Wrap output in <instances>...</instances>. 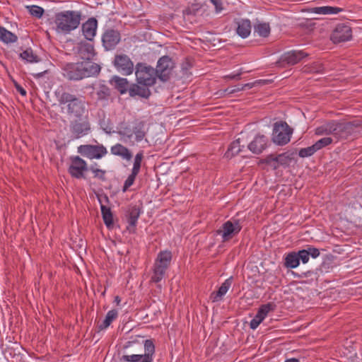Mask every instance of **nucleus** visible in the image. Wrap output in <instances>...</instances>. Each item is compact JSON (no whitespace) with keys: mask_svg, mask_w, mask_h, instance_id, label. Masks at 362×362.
Here are the masks:
<instances>
[{"mask_svg":"<svg viewBox=\"0 0 362 362\" xmlns=\"http://www.w3.org/2000/svg\"><path fill=\"white\" fill-rule=\"evenodd\" d=\"M26 8L31 16L38 18H41L44 13V9L39 6H27Z\"/></svg>","mask_w":362,"mask_h":362,"instance_id":"nucleus-45","label":"nucleus"},{"mask_svg":"<svg viewBox=\"0 0 362 362\" xmlns=\"http://www.w3.org/2000/svg\"><path fill=\"white\" fill-rule=\"evenodd\" d=\"M255 32L259 36L266 37L270 33V26L269 23H261L255 25Z\"/></svg>","mask_w":362,"mask_h":362,"instance_id":"nucleus-41","label":"nucleus"},{"mask_svg":"<svg viewBox=\"0 0 362 362\" xmlns=\"http://www.w3.org/2000/svg\"><path fill=\"white\" fill-rule=\"evenodd\" d=\"M285 362H299V361L297 358H292L286 359L285 361Z\"/></svg>","mask_w":362,"mask_h":362,"instance_id":"nucleus-57","label":"nucleus"},{"mask_svg":"<svg viewBox=\"0 0 362 362\" xmlns=\"http://www.w3.org/2000/svg\"><path fill=\"white\" fill-rule=\"evenodd\" d=\"M15 88L17 90V91L23 96H25L27 93L26 90L18 83H14Z\"/></svg>","mask_w":362,"mask_h":362,"instance_id":"nucleus-53","label":"nucleus"},{"mask_svg":"<svg viewBox=\"0 0 362 362\" xmlns=\"http://www.w3.org/2000/svg\"><path fill=\"white\" fill-rule=\"evenodd\" d=\"M118 134L124 139V141L129 140L133 136L132 127L127 124H122L119 128Z\"/></svg>","mask_w":362,"mask_h":362,"instance_id":"nucleus-40","label":"nucleus"},{"mask_svg":"<svg viewBox=\"0 0 362 362\" xmlns=\"http://www.w3.org/2000/svg\"><path fill=\"white\" fill-rule=\"evenodd\" d=\"M237 34L242 38L247 37L251 33V23L248 19H239L236 22Z\"/></svg>","mask_w":362,"mask_h":362,"instance_id":"nucleus-24","label":"nucleus"},{"mask_svg":"<svg viewBox=\"0 0 362 362\" xmlns=\"http://www.w3.org/2000/svg\"><path fill=\"white\" fill-rule=\"evenodd\" d=\"M96 95L98 100H107L110 96V89L105 84H100L96 91Z\"/></svg>","mask_w":362,"mask_h":362,"instance_id":"nucleus-39","label":"nucleus"},{"mask_svg":"<svg viewBox=\"0 0 362 362\" xmlns=\"http://www.w3.org/2000/svg\"><path fill=\"white\" fill-rule=\"evenodd\" d=\"M143 344L144 348V354L123 355L120 358V361L124 362H153L156 347L153 340L146 339Z\"/></svg>","mask_w":362,"mask_h":362,"instance_id":"nucleus-7","label":"nucleus"},{"mask_svg":"<svg viewBox=\"0 0 362 362\" xmlns=\"http://www.w3.org/2000/svg\"><path fill=\"white\" fill-rule=\"evenodd\" d=\"M308 56L309 54L303 50L293 49L284 53L276 63L281 67L293 66Z\"/></svg>","mask_w":362,"mask_h":362,"instance_id":"nucleus-12","label":"nucleus"},{"mask_svg":"<svg viewBox=\"0 0 362 362\" xmlns=\"http://www.w3.org/2000/svg\"><path fill=\"white\" fill-rule=\"evenodd\" d=\"M0 40L4 43H13L18 40V37L14 33L0 26Z\"/></svg>","mask_w":362,"mask_h":362,"instance_id":"nucleus-32","label":"nucleus"},{"mask_svg":"<svg viewBox=\"0 0 362 362\" xmlns=\"http://www.w3.org/2000/svg\"><path fill=\"white\" fill-rule=\"evenodd\" d=\"M233 89L235 90V92H239L243 90V88L242 85H237L233 87Z\"/></svg>","mask_w":362,"mask_h":362,"instance_id":"nucleus-56","label":"nucleus"},{"mask_svg":"<svg viewBox=\"0 0 362 362\" xmlns=\"http://www.w3.org/2000/svg\"><path fill=\"white\" fill-rule=\"evenodd\" d=\"M110 152L115 156L121 157L122 158L130 160L132 158V153L130 150L121 144H116L110 148Z\"/></svg>","mask_w":362,"mask_h":362,"instance_id":"nucleus-26","label":"nucleus"},{"mask_svg":"<svg viewBox=\"0 0 362 362\" xmlns=\"http://www.w3.org/2000/svg\"><path fill=\"white\" fill-rule=\"evenodd\" d=\"M141 213V209L136 205H130L127 211V218L129 226L127 230L131 233L135 232L138 218Z\"/></svg>","mask_w":362,"mask_h":362,"instance_id":"nucleus-20","label":"nucleus"},{"mask_svg":"<svg viewBox=\"0 0 362 362\" xmlns=\"http://www.w3.org/2000/svg\"><path fill=\"white\" fill-rule=\"evenodd\" d=\"M352 37V30L350 26L339 24L333 30L330 39L334 43H340L349 40Z\"/></svg>","mask_w":362,"mask_h":362,"instance_id":"nucleus-17","label":"nucleus"},{"mask_svg":"<svg viewBox=\"0 0 362 362\" xmlns=\"http://www.w3.org/2000/svg\"><path fill=\"white\" fill-rule=\"evenodd\" d=\"M121 39L118 30L112 28L106 30L102 36L103 45L105 50H112L119 42Z\"/></svg>","mask_w":362,"mask_h":362,"instance_id":"nucleus-18","label":"nucleus"},{"mask_svg":"<svg viewBox=\"0 0 362 362\" xmlns=\"http://www.w3.org/2000/svg\"><path fill=\"white\" fill-rule=\"evenodd\" d=\"M78 53L79 57L84 60L83 62H90L96 54L94 46L89 42H81L78 47Z\"/></svg>","mask_w":362,"mask_h":362,"instance_id":"nucleus-23","label":"nucleus"},{"mask_svg":"<svg viewBox=\"0 0 362 362\" xmlns=\"http://www.w3.org/2000/svg\"><path fill=\"white\" fill-rule=\"evenodd\" d=\"M150 87L138 83H132L129 86V94L131 97H140L142 98L148 99L151 95L149 89Z\"/></svg>","mask_w":362,"mask_h":362,"instance_id":"nucleus-21","label":"nucleus"},{"mask_svg":"<svg viewBox=\"0 0 362 362\" xmlns=\"http://www.w3.org/2000/svg\"><path fill=\"white\" fill-rule=\"evenodd\" d=\"M270 140L268 136L257 134L248 144V149L254 154H260L270 146Z\"/></svg>","mask_w":362,"mask_h":362,"instance_id":"nucleus-16","label":"nucleus"},{"mask_svg":"<svg viewBox=\"0 0 362 362\" xmlns=\"http://www.w3.org/2000/svg\"><path fill=\"white\" fill-rule=\"evenodd\" d=\"M132 131L136 142L142 141L146 135V130L145 129V124L144 122H136L132 126Z\"/></svg>","mask_w":362,"mask_h":362,"instance_id":"nucleus-30","label":"nucleus"},{"mask_svg":"<svg viewBox=\"0 0 362 362\" xmlns=\"http://www.w3.org/2000/svg\"><path fill=\"white\" fill-rule=\"evenodd\" d=\"M214 5L216 13H219L223 10L222 0H210Z\"/></svg>","mask_w":362,"mask_h":362,"instance_id":"nucleus-51","label":"nucleus"},{"mask_svg":"<svg viewBox=\"0 0 362 362\" xmlns=\"http://www.w3.org/2000/svg\"><path fill=\"white\" fill-rule=\"evenodd\" d=\"M324 70V65L320 62L306 64L302 68V72L305 74H321Z\"/></svg>","mask_w":362,"mask_h":362,"instance_id":"nucleus-31","label":"nucleus"},{"mask_svg":"<svg viewBox=\"0 0 362 362\" xmlns=\"http://www.w3.org/2000/svg\"><path fill=\"white\" fill-rule=\"evenodd\" d=\"M358 128H362V120H334V138L337 141L347 140L356 136Z\"/></svg>","mask_w":362,"mask_h":362,"instance_id":"nucleus-4","label":"nucleus"},{"mask_svg":"<svg viewBox=\"0 0 362 362\" xmlns=\"http://www.w3.org/2000/svg\"><path fill=\"white\" fill-rule=\"evenodd\" d=\"M262 163L269 165L274 170H276L279 168V164L277 161V156H275L272 154L269 155L262 160Z\"/></svg>","mask_w":362,"mask_h":362,"instance_id":"nucleus-46","label":"nucleus"},{"mask_svg":"<svg viewBox=\"0 0 362 362\" xmlns=\"http://www.w3.org/2000/svg\"><path fill=\"white\" fill-rule=\"evenodd\" d=\"M137 175V173L132 172L131 174L128 176L122 187V191L124 192H125L134 184Z\"/></svg>","mask_w":362,"mask_h":362,"instance_id":"nucleus-48","label":"nucleus"},{"mask_svg":"<svg viewBox=\"0 0 362 362\" xmlns=\"http://www.w3.org/2000/svg\"><path fill=\"white\" fill-rule=\"evenodd\" d=\"M117 315L118 312L115 309L108 311L103 322L98 325V330L101 331L107 328L112 322L117 317Z\"/></svg>","mask_w":362,"mask_h":362,"instance_id":"nucleus-33","label":"nucleus"},{"mask_svg":"<svg viewBox=\"0 0 362 362\" xmlns=\"http://www.w3.org/2000/svg\"><path fill=\"white\" fill-rule=\"evenodd\" d=\"M187 66H189V65L188 62H186V65H185L184 64H182V69H187Z\"/></svg>","mask_w":362,"mask_h":362,"instance_id":"nucleus-59","label":"nucleus"},{"mask_svg":"<svg viewBox=\"0 0 362 362\" xmlns=\"http://www.w3.org/2000/svg\"><path fill=\"white\" fill-rule=\"evenodd\" d=\"M293 134V129L286 122H276L274 124L272 141L279 146L287 144Z\"/></svg>","mask_w":362,"mask_h":362,"instance_id":"nucleus-8","label":"nucleus"},{"mask_svg":"<svg viewBox=\"0 0 362 362\" xmlns=\"http://www.w3.org/2000/svg\"><path fill=\"white\" fill-rule=\"evenodd\" d=\"M235 93V90L233 89V87L232 88H227L225 90H223L224 95H230L231 94Z\"/></svg>","mask_w":362,"mask_h":362,"instance_id":"nucleus-55","label":"nucleus"},{"mask_svg":"<svg viewBox=\"0 0 362 362\" xmlns=\"http://www.w3.org/2000/svg\"><path fill=\"white\" fill-rule=\"evenodd\" d=\"M294 153L285 152L277 156L279 166H288L293 159Z\"/></svg>","mask_w":362,"mask_h":362,"instance_id":"nucleus-38","label":"nucleus"},{"mask_svg":"<svg viewBox=\"0 0 362 362\" xmlns=\"http://www.w3.org/2000/svg\"><path fill=\"white\" fill-rule=\"evenodd\" d=\"M315 152H317V151L313 144L312 146H308L307 148H303L300 149L298 152V156L300 158L310 157L313 156Z\"/></svg>","mask_w":362,"mask_h":362,"instance_id":"nucleus-47","label":"nucleus"},{"mask_svg":"<svg viewBox=\"0 0 362 362\" xmlns=\"http://www.w3.org/2000/svg\"><path fill=\"white\" fill-rule=\"evenodd\" d=\"M69 129L72 136L78 139L88 135L91 131V125L86 115L83 118H78L71 122Z\"/></svg>","mask_w":362,"mask_h":362,"instance_id":"nucleus-9","label":"nucleus"},{"mask_svg":"<svg viewBox=\"0 0 362 362\" xmlns=\"http://www.w3.org/2000/svg\"><path fill=\"white\" fill-rule=\"evenodd\" d=\"M275 309L276 305L272 302L260 305L256 315L250 321V327L252 329H257V327L260 325V323L267 316L268 313L271 311H274Z\"/></svg>","mask_w":362,"mask_h":362,"instance_id":"nucleus-19","label":"nucleus"},{"mask_svg":"<svg viewBox=\"0 0 362 362\" xmlns=\"http://www.w3.org/2000/svg\"><path fill=\"white\" fill-rule=\"evenodd\" d=\"M305 250H307L309 257L310 256L311 257L315 259L320 256V250L316 247H314L311 245H308Z\"/></svg>","mask_w":362,"mask_h":362,"instance_id":"nucleus-50","label":"nucleus"},{"mask_svg":"<svg viewBox=\"0 0 362 362\" xmlns=\"http://www.w3.org/2000/svg\"><path fill=\"white\" fill-rule=\"evenodd\" d=\"M256 83H259V82L258 81H255V82H253V83H247L242 85V86L243 88V90H246V89H250V88H253Z\"/></svg>","mask_w":362,"mask_h":362,"instance_id":"nucleus-54","label":"nucleus"},{"mask_svg":"<svg viewBox=\"0 0 362 362\" xmlns=\"http://www.w3.org/2000/svg\"><path fill=\"white\" fill-rule=\"evenodd\" d=\"M296 254L299 261L301 260L303 264H306L309 261V255L305 249L299 250Z\"/></svg>","mask_w":362,"mask_h":362,"instance_id":"nucleus-49","label":"nucleus"},{"mask_svg":"<svg viewBox=\"0 0 362 362\" xmlns=\"http://www.w3.org/2000/svg\"><path fill=\"white\" fill-rule=\"evenodd\" d=\"M54 94L59 105H64L62 109L66 110L69 116L81 118L84 115H87L88 110L84 97L70 93L63 86L58 88Z\"/></svg>","mask_w":362,"mask_h":362,"instance_id":"nucleus-1","label":"nucleus"},{"mask_svg":"<svg viewBox=\"0 0 362 362\" xmlns=\"http://www.w3.org/2000/svg\"><path fill=\"white\" fill-rule=\"evenodd\" d=\"M77 151L82 156L89 159H100L107 153L105 146L103 144H83L77 148Z\"/></svg>","mask_w":362,"mask_h":362,"instance_id":"nucleus-10","label":"nucleus"},{"mask_svg":"<svg viewBox=\"0 0 362 362\" xmlns=\"http://www.w3.org/2000/svg\"><path fill=\"white\" fill-rule=\"evenodd\" d=\"M101 213L105 226L110 228L113 226V216L109 207L101 205Z\"/></svg>","mask_w":362,"mask_h":362,"instance_id":"nucleus-35","label":"nucleus"},{"mask_svg":"<svg viewBox=\"0 0 362 362\" xmlns=\"http://www.w3.org/2000/svg\"><path fill=\"white\" fill-rule=\"evenodd\" d=\"M231 286L230 279H226L219 287L217 291L212 292L210 295V300L214 302H218L222 300L223 296L227 293Z\"/></svg>","mask_w":362,"mask_h":362,"instance_id":"nucleus-25","label":"nucleus"},{"mask_svg":"<svg viewBox=\"0 0 362 362\" xmlns=\"http://www.w3.org/2000/svg\"><path fill=\"white\" fill-rule=\"evenodd\" d=\"M120 300L121 299L118 296H115V301L116 302L117 304H119L120 303Z\"/></svg>","mask_w":362,"mask_h":362,"instance_id":"nucleus-58","label":"nucleus"},{"mask_svg":"<svg viewBox=\"0 0 362 362\" xmlns=\"http://www.w3.org/2000/svg\"><path fill=\"white\" fill-rule=\"evenodd\" d=\"M82 13L80 11H64L55 14L54 23L57 33L69 34L80 25Z\"/></svg>","mask_w":362,"mask_h":362,"instance_id":"nucleus-3","label":"nucleus"},{"mask_svg":"<svg viewBox=\"0 0 362 362\" xmlns=\"http://www.w3.org/2000/svg\"><path fill=\"white\" fill-rule=\"evenodd\" d=\"M240 139L233 141L229 146L225 156L227 158H231L235 155H238L241 151Z\"/></svg>","mask_w":362,"mask_h":362,"instance_id":"nucleus-34","label":"nucleus"},{"mask_svg":"<svg viewBox=\"0 0 362 362\" xmlns=\"http://www.w3.org/2000/svg\"><path fill=\"white\" fill-rule=\"evenodd\" d=\"M333 142V139L329 136H325L323 137L318 141H317L314 144V147L315 148L316 151H319L325 147L328 146L329 145L332 144Z\"/></svg>","mask_w":362,"mask_h":362,"instance_id":"nucleus-42","label":"nucleus"},{"mask_svg":"<svg viewBox=\"0 0 362 362\" xmlns=\"http://www.w3.org/2000/svg\"><path fill=\"white\" fill-rule=\"evenodd\" d=\"M98 27V21L95 18H89L82 25V32L85 38L88 40H93Z\"/></svg>","mask_w":362,"mask_h":362,"instance_id":"nucleus-22","label":"nucleus"},{"mask_svg":"<svg viewBox=\"0 0 362 362\" xmlns=\"http://www.w3.org/2000/svg\"><path fill=\"white\" fill-rule=\"evenodd\" d=\"M38 76H42V73H40V74H38Z\"/></svg>","mask_w":362,"mask_h":362,"instance_id":"nucleus-60","label":"nucleus"},{"mask_svg":"<svg viewBox=\"0 0 362 362\" xmlns=\"http://www.w3.org/2000/svg\"><path fill=\"white\" fill-rule=\"evenodd\" d=\"M20 57L28 63H34L39 62V57L36 55L31 48H28L20 54Z\"/></svg>","mask_w":362,"mask_h":362,"instance_id":"nucleus-37","label":"nucleus"},{"mask_svg":"<svg viewBox=\"0 0 362 362\" xmlns=\"http://www.w3.org/2000/svg\"><path fill=\"white\" fill-rule=\"evenodd\" d=\"M242 229L240 221L235 219L233 221H227L225 222L220 230H217L218 234H221L223 241H228L233 236L238 235Z\"/></svg>","mask_w":362,"mask_h":362,"instance_id":"nucleus-14","label":"nucleus"},{"mask_svg":"<svg viewBox=\"0 0 362 362\" xmlns=\"http://www.w3.org/2000/svg\"><path fill=\"white\" fill-rule=\"evenodd\" d=\"M70 165L68 172L70 175L76 179H85V173L88 170L86 161L78 156L70 157Z\"/></svg>","mask_w":362,"mask_h":362,"instance_id":"nucleus-11","label":"nucleus"},{"mask_svg":"<svg viewBox=\"0 0 362 362\" xmlns=\"http://www.w3.org/2000/svg\"><path fill=\"white\" fill-rule=\"evenodd\" d=\"M300 264L299 258L296 252H292L288 253L285 257L284 266L286 268H296Z\"/></svg>","mask_w":362,"mask_h":362,"instance_id":"nucleus-36","label":"nucleus"},{"mask_svg":"<svg viewBox=\"0 0 362 362\" xmlns=\"http://www.w3.org/2000/svg\"><path fill=\"white\" fill-rule=\"evenodd\" d=\"M241 74H242V71L240 70L238 72H237L235 74H230L226 75L224 76V78L230 79V80H233V79L240 80Z\"/></svg>","mask_w":362,"mask_h":362,"instance_id":"nucleus-52","label":"nucleus"},{"mask_svg":"<svg viewBox=\"0 0 362 362\" xmlns=\"http://www.w3.org/2000/svg\"><path fill=\"white\" fill-rule=\"evenodd\" d=\"M334 120H329L317 127L315 129V134L317 136L332 135L334 137Z\"/></svg>","mask_w":362,"mask_h":362,"instance_id":"nucleus-27","label":"nucleus"},{"mask_svg":"<svg viewBox=\"0 0 362 362\" xmlns=\"http://www.w3.org/2000/svg\"><path fill=\"white\" fill-rule=\"evenodd\" d=\"M144 158V152L142 151L138 152L135 157L132 172L139 174L141 168V162Z\"/></svg>","mask_w":362,"mask_h":362,"instance_id":"nucleus-43","label":"nucleus"},{"mask_svg":"<svg viewBox=\"0 0 362 362\" xmlns=\"http://www.w3.org/2000/svg\"><path fill=\"white\" fill-rule=\"evenodd\" d=\"M174 63L171 58L168 56H163L158 59L156 68L154 69L158 74V78L161 81L165 82L170 79Z\"/></svg>","mask_w":362,"mask_h":362,"instance_id":"nucleus-13","label":"nucleus"},{"mask_svg":"<svg viewBox=\"0 0 362 362\" xmlns=\"http://www.w3.org/2000/svg\"><path fill=\"white\" fill-rule=\"evenodd\" d=\"M101 66L91 62L68 63L62 69V75L69 81H80L99 75Z\"/></svg>","mask_w":362,"mask_h":362,"instance_id":"nucleus-2","label":"nucleus"},{"mask_svg":"<svg viewBox=\"0 0 362 362\" xmlns=\"http://www.w3.org/2000/svg\"><path fill=\"white\" fill-rule=\"evenodd\" d=\"M113 64L119 72L125 76L132 74L134 69L133 62L123 54L115 55Z\"/></svg>","mask_w":362,"mask_h":362,"instance_id":"nucleus-15","label":"nucleus"},{"mask_svg":"<svg viewBox=\"0 0 362 362\" xmlns=\"http://www.w3.org/2000/svg\"><path fill=\"white\" fill-rule=\"evenodd\" d=\"M110 83L115 86V88L119 92L120 94H124L127 91L129 92L130 86L127 78L115 76L110 80Z\"/></svg>","mask_w":362,"mask_h":362,"instance_id":"nucleus-28","label":"nucleus"},{"mask_svg":"<svg viewBox=\"0 0 362 362\" xmlns=\"http://www.w3.org/2000/svg\"><path fill=\"white\" fill-rule=\"evenodd\" d=\"M172 260V253L170 251H160L155 260L153 267V274L151 277V281L153 283L160 282L165 275Z\"/></svg>","mask_w":362,"mask_h":362,"instance_id":"nucleus-5","label":"nucleus"},{"mask_svg":"<svg viewBox=\"0 0 362 362\" xmlns=\"http://www.w3.org/2000/svg\"><path fill=\"white\" fill-rule=\"evenodd\" d=\"M343 9L339 7L335 6H324L319 7H314L311 8V11L314 13L319 15H330V14H337Z\"/></svg>","mask_w":362,"mask_h":362,"instance_id":"nucleus-29","label":"nucleus"},{"mask_svg":"<svg viewBox=\"0 0 362 362\" xmlns=\"http://www.w3.org/2000/svg\"><path fill=\"white\" fill-rule=\"evenodd\" d=\"M94 175V177L98 178L102 181L105 180V174L106 171L105 170H102L97 168V164L90 165L89 169Z\"/></svg>","mask_w":362,"mask_h":362,"instance_id":"nucleus-44","label":"nucleus"},{"mask_svg":"<svg viewBox=\"0 0 362 362\" xmlns=\"http://www.w3.org/2000/svg\"><path fill=\"white\" fill-rule=\"evenodd\" d=\"M136 81L141 85L151 87L156 83L158 74L154 68L145 63H137L135 66Z\"/></svg>","mask_w":362,"mask_h":362,"instance_id":"nucleus-6","label":"nucleus"}]
</instances>
